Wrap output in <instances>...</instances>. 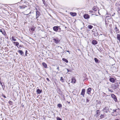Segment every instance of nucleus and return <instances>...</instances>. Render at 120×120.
<instances>
[{
  "label": "nucleus",
  "instance_id": "nucleus-1",
  "mask_svg": "<svg viewBox=\"0 0 120 120\" xmlns=\"http://www.w3.org/2000/svg\"><path fill=\"white\" fill-rule=\"evenodd\" d=\"M113 112H112L113 114L112 115L116 116L119 114V109H113Z\"/></svg>",
  "mask_w": 120,
  "mask_h": 120
},
{
  "label": "nucleus",
  "instance_id": "nucleus-2",
  "mask_svg": "<svg viewBox=\"0 0 120 120\" xmlns=\"http://www.w3.org/2000/svg\"><path fill=\"white\" fill-rule=\"evenodd\" d=\"M109 108L108 107H105L102 110V111L104 113H107L109 112Z\"/></svg>",
  "mask_w": 120,
  "mask_h": 120
},
{
  "label": "nucleus",
  "instance_id": "nucleus-3",
  "mask_svg": "<svg viewBox=\"0 0 120 120\" xmlns=\"http://www.w3.org/2000/svg\"><path fill=\"white\" fill-rule=\"evenodd\" d=\"M114 32L116 33V34H118L120 33V31L116 25L115 28L114 29Z\"/></svg>",
  "mask_w": 120,
  "mask_h": 120
},
{
  "label": "nucleus",
  "instance_id": "nucleus-4",
  "mask_svg": "<svg viewBox=\"0 0 120 120\" xmlns=\"http://www.w3.org/2000/svg\"><path fill=\"white\" fill-rule=\"evenodd\" d=\"M111 96L112 98L115 102H117V101L116 97L114 94H111Z\"/></svg>",
  "mask_w": 120,
  "mask_h": 120
},
{
  "label": "nucleus",
  "instance_id": "nucleus-5",
  "mask_svg": "<svg viewBox=\"0 0 120 120\" xmlns=\"http://www.w3.org/2000/svg\"><path fill=\"white\" fill-rule=\"evenodd\" d=\"M36 18L37 19L41 15V13L38 11H36Z\"/></svg>",
  "mask_w": 120,
  "mask_h": 120
},
{
  "label": "nucleus",
  "instance_id": "nucleus-6",
  "mask_svg": "<svg viewBox=\"0 0 120 120\" xmlns=\"http://www.w3.org/2000/svg\"><path fill=\"white\" fill-rule=\"evenodd\" d=\"M83 17L86 19H88L90 18V16L88 14H84L83 15Z\"/></svg>",
  "mask_w": 120,
  "mask_h": 120
},
{
  "label": "nucleus",
  "instance_id": "nucleus-7",
  "mask_svg": "<svg viewBox=\"0 0 120 120\" xmlns=\"http://www.w3.org/2000/svg\"><path fill=\"white\" fill-rule=\"evenodd\" d=\"M53 40L54 41L55 43L56 44L58 43L60 41V40L57 38H54Z\"/></svg>",
  "mask_w": 120,
  "mask_h": 120
},
{
  "label": "nucleus",
  "instance_id": "nucleus-8",
  "mask_svg": "<svg viewBox=\"0 0 120 120\" xmlns=\"http://www.w3.org/2000/svg\"><path fill=\"white\" fill-rule=\"evenodd\" d=\"M59 26H54L53 28V30L55 31H57L58 30Z\"/></svg>",
  "mask_w": 120,
  "mask_h": 120
},
{
  "label": "nucleus",
  "instance_id": "nucleus-9",
  "mask_svg": "<svg viewBox=\"0 0 120 120\" xmlns=\"http://www.w3.org/2000/svg\"><path fill=\"white\" fill-rule=\"evenodd\" d=\"M0 32L2 33V34L4 35L6 34L5 30L3 28L0 29Z\"/></svg>",
  "mask_w": 120,
  "mask_h": 120
},
{
  "label": "nucleus",
  "instance_id": "nucleus-10",
  "mask_svg": "<svg viewBox=\"0 0 120 120\" xmlns=\"http://www.w3.org/2000/svg\"><path fill=\"white\" fill-rule=\"evenodd\" d=\"M91 88H89L87 90V93L88 94H90L91 93Z\"/></svg>",
  "mask_w": 120,
  "mask_h": 120
},
{
  "label": "nucleus",
  "instance_id": "nucleus-11",
  "mask_svg": "<svg viewBox=\"0 0 120 120\" xmlns=\"http://www.w3.org/2000/svg\"><path fill=\"white\" fill-rule=\"evenodd\" d=\"M118 87L117 84H115L113 85L112 88L113 89H117Z\"/></svg>",
  "mask_w": 120,
  "mask_h": 120
},
{
  "label": "nucleus",
  "instance_id": "nucleus-12",
  "mask_svg": "<svg viewBox=\"0 0 120 120\" xmlns=\"http://www.w3.org/2000/svg\"><path fill=\"white\" fill-rule=\"evenodd\" d=\"M70 14L72 16H75L77 15V13H76L72 12H71L70 13Z\"/></svg>",
  "mask_w": 120,
  "mask_h": 120
},
{
  "label": "nucleus",
  "instance_id": "nucleus-13",
  "mask_svg": "<svg viewBox=\"0 0 120 120\" xmlns=\"http://www.w3.org/2000/svg\"><path fill=\"white\" fill-rule=\"evenodd\" d=\"M92 43L94 45H95L97 44L98 42L96 40H94L92 41Z\"/></svg>",
  "mask_w": 120,
  "mask_h": 120
},
{
  "label": "nucleus",
  "instance_id": "nucleus-14",
  "mask_svg": "<svg viewBox=\"0 0 120 120\" xmlns=\"http://www.w3.org/2000/svg\"><path fill=\"white\" fill-rule=\"evenodd\" d=\"M85 90L84 89H83L82 90V92L81 93V95H83V96L84 97V95L85 94Z\"/></svg>",
  "mask_w": 120,
  "mask_h": 120
},
{
  "label": "nucleus",
  "instance_id": "nucleus-15",
  "mask_svg": "<svg viewBox=\"0 0 120 120\" xmlns=\"http://www.w3.org/2000/svg\"><path fill=\"white\" fill-rule=\"evenodd\" d=\"M93 10L95 11H97L98 9V8L95 6H94L93 8Z\"/></svg>",
  "mask_w": 120,
  "mask_h": 120
},
{
  "label": "nucleus",
  "instance_id": "nucleus-16",
  "mask_svg": "<svg viewBox=\"0 0 120 120\" xmlns=\"http://www.w3.org/2000/svg\"><path fill=\"white\" fill-rule=\"evenodd\" d=\"M110 81L114 83L115 82V80L113 78H110L109 79Z\"/></svg>",
  "mask_w": 120,
  "mask_h": 120
},
{
  "label": "nucleus",
  "instance_id": "nucleus-17",
  "mask_svg": "<svg viewBox=\"0 0 120 120\" xmlns=\"http://www.w3.org/2000/svg\"><path fill=\"white\" fill-rule=\"evenodd\" d=\"M42 91V90H40L39 89H38L37 90V92L38 94H40Z\"/></svg>",
  "mask_w": 120,
  "mask_h": 120
},
{
  "label": "nucleus",
  "instance_id": "nucleus-18",
  "mask_svg": "<svg viewBox=\"0 0 120 120\" xmlns=\"http://www.w3.org/2000/svg\"><path fill=\"white\" fill-rule=\"evenodd\" d=\"M93 32L94 33V34L95 36H96L98 35V34L96 30L95 31H94Z\"/></svg>",
  "mask_w": 120,
  "mask_h": 120
},
{
  "label": "nucleus",
  "instance_id": "nucleus-19",
  "mask_svg": "<svg viewBox=\"0 0 120 120\" xmlns=\"http://www.w3.org/2000/svg\"><path fill=\"white\" fill-rule=\"evenodd\" d=\"M71 83H75L76 82V80L74 78H72L71 79Z\"/></svg>",
  "mask_w": 120,
  "mask_h": 120
},
{
  "label": "nucleus",
  "instance_id": "nucleus-20",
  "mask_svg": "<svg viewBox=\"0 0 120 120\" xmlns=\"http://www.w3.org/2000/svg\"><path fill=\"white\" fill-rule=\"evenodd\" d=\"M99 110H97L96 114L95 115V116L97 117L99 115L100 113L99 112Z\"/></svg>",
  "mask_w": 120,
  "mask_h": 120
},
{
  "label": "nucleus",
  "instance_id": "nucleus-21",
  "mask_svg": "<svg viewBox=\"0 0 120 120\" xmlns=\"http://www.w3.org/2000/svg\"><path fill=\"white\" fill-rule=\"evenodd\" d=\"M18 52L21 55H22L24 53L23 52L22 50H19L18 51Z\"/></svg>",
  "mask_w": 120,
  "mask_h": 120
},
{
  "label": "nucleus",
  "instance_id": "nucleus-22",
  "mask_svg": "<svg viewBox=\"0 0 120 120\" xmlns=\"http://www.w3.org/2000/svg\"><path fill=\"white\" fill-rule=\"evenodd\" d=\"M94 60L96 63H98L99 62V60L96 58H94Z\"/></svg>",
  "mask_w": 120,
  "mask_h": 120
},
{
  "label": "nucleus",
  "instance_id": "nucleus-23",
  "mask_svg": "<svg viewBox=\"0 0 120 120\" xmlns=\"http://www.w3.org/2000/svg\"><path fill=\"white\" fill-rule=\"evenodd\" d=\"M117 39L119 40V41H120V34H117Z\"/></svg>",
  "mask_w": 120,
  "mask_h": 120
},
{
  "label": "nucleus",
  "instance_id": "nucleus-24",
  "mask_svg": "<svg viewBox=\"0 0 120 120\" xmlns=\"http://www.w3.org/2000/svg\"><path fill=\"white\" fill-rule=\"evenodd\" d=\"M42 64L44 67L45 68H47V64L44 62Z\"/></svg>",
  "mask_w": 120,
  "mask_h": 120
},
{
  "label": "nucleus",
  "instance_id": "nucleus-25",
  "mask_svg": "<svg viewBox=\"0 0 120 120\" xmlns=\"http://www.w3.org/2000/svg\"><path fill=\"white\" fill-rule=\"evenodd\" d=\"M13 43L14 44H16V45L18 47V48L19 47H18V45H19V43L18 42H13Z\"/></svg>",
  "mask_w": 120,
  "mask_h": 120
},
{
  "label": "nucleus",
  "instance_id": "nucleus-26",
  "mask_svg": "<svg viewBox=\"0 0 120 120\" xmlns=\"http://www.w3.org/2000/svg\"><path fill=\"white\" fill-rule=\"evenodd\" d=\"M62 60L63 61L65 62L66 63H68V60L67 59L65 58H62Z\"/></svg>",
  "mask_w": 120,
  "mask_h": 120
},
{
  "label": "nucleus",
  "instance_id": "nucleus-27",
  "mask_svg": "<svg viewBox=\"0 0 120 120\" xmlns=\"http://www.w3.org/2000/svg\"><path fill=\"white\" fill-rule=\"evenodd\" d=\"M93 26L90 25H88V28L90 29H92L93 28Z\"/></svg>",
  "mask_w": 120,
  "mask_h": 120
},
{
  "label": "nucleus",
  "instance_id": "nucleus-28",
  "mask_svg": "<svg viewBox=\"0 0 120 120\" xmlns=\"http://www.w3.org/2000/svg\"><path fill=\"white\" fill-rule=\"evenodd\" d=\"M26 7V6H20V8L21 9H24Z\"/></svg>",
  "mask_w": 120,
  "mask_h": 120
},
{
  "label": "nucleus",
  "instance_id": "nucleus-29",
  "mask_svg": "<svg viewBox=\"0 0 120 120\" xmlns=\"http://www.w3.org/2000/svg\"><path fill=\"white\" fill-rule=\"evenodd\" d=\"M56 120H62V119L59 117H57L56 118Z\"/></svg>",
  "mask_w": 120,
  "mask_h": 120
},
{
  "label": "nucleus",
  "instance_id": "nucleus-30",
  "mask_svg": "<svg viewBox=\"0 0 120 120\" xmlns=\"http://www.w3.org/2000/svg\"><path fill=\"white\" fill-rule=\"evenodd\" d=\"M57 106L59 108H60L62 107V105L61 104H58L57 105Z\"/></svg>",
  "mask_w": 120,
  "mask_h": 120
},
{
  "label": "nucleus",
  "instance_id": "nucleus-31",
  "mask_svg": "<svg viewBox=\"0 0 120 120\" xmlns=\"http://www.w3.org/2000/svg\"><path fill=\"white\" fill-rule=\"evenodd\" d=\"M11 39L12 40L14 41H16V39L14 37H12Z\"/></svg>",
  "mask_w": 120,
  "mask_h": 120
},
{
  "label": "nucleus",
  "instance_id": "nucleus-32",
  "mask_svg": "<svg viewBox=\"0 0 120 120\" xmlns=\"http://www.w3.org/2000/svg\"><path fill=\"white\" fill-rule=\"evenodd\" d=\"M60 80L62 82H64V79H63V77H61L60 78Z\"/></svg>",
  "mask_w": 120,
  "mask_h": 120
},
{
  "label": "nucleus",
  "instance_id": "nucleus-33",
  "mask_svg": "<svg viewBox=\"0 0 120 120\" xmlns=\"http://www.w3.org/2000/svg\"><path fill=\"white\" fill-rule=\"evenodd\" d=\"M104 115L103 114H101L100 116V117L101 118H103L104 117Z\"/></svg>",
  "mask_w": 120,
  "mask_h": 120
},
{
  "label": "nucleus",
  "instance_id": "nucleus-34",
  "mask_svg": "<svg viewBox=\"0 0 120 120\" xmlns=\"http://www.w3.org/2000/svg\"><path fill=\"white\" fill-rule=\"evenodd\" d=\"M31 30L32 31H34L35 30V29L33 28H31Z\"/></svg>",
  "mask_w": 120,
  "mask_h": 120
},
{
  "label": "nucleus",
  "instance_id": "nucleus-35",
  "mask_svg": "<svg viewBox=\"0 0 120 120\" xmlns=\"http://www.w3.org/2000/svg\"><path fill=\"white\" fill-rule=\"evenodd\" d=\"M0 84H1V85L2 87V88L4 89L3 85L2 83L0 81Z\"/></svg>",
  "mask_w": 120,
  "mask_h": 120
},
{
  "label": "nucleus",
  "instance_id": "nucleus-36",
  "mask_svg": "<svg viewBox=\"0 0 120 120\" xmlns=\"http://www.w3.org/2000/svg\"><path fill=\"white\" fill-rule=\"evenodd\" d=\"M42 1L43 2V3L44 4V5H46V3L45 2V1H44V0H42Z\"/></svg>",
  "mask_w": 120,
  "mask_h": 120
},
{
  "label": "nucleus",
  "instance_id": "nucleus-37",
  "mask_svg": "<svg viewBox=\"0 0 120 120\" xmlns=\"http://www.w3.org/2000/svg\"><path fill=\"white\" fill-rule=\"evenodd\" d=\"M118 12L119 14L120 15V9L118 10Z\"/></svg>",
  "mask_w": 120,
  "mask_h": 120
},
{
  "label": "nucleus",
  "instance_id": "nucleus-38",
  "mask_svg": "<svg viewBox=\"0 0 120 120\" xmlns=\"http://www.w3.org/2000/svg\"><path fill=\"white\" fill-rule=\"evenodd\" d=\"M31 11H30L29 13L28 14H25V15H28L29 14H31Z\"/></svg>",
  "mask_w": 120,
  "mask_h": 120
},
{
  "label": "nucleus",
  "instance_id": "nucleus-39",
  "mask_svg": "<svg viewBox=\"0 0 120 120\" xmlns=\"http://www.w3.org/2000/svg\"><path fill=\"white\" fill-rule=\"evenodd\" d=\"M46 79L49 82L50 81L49 80V79L48 78H46Z\"/></svg>",
  "mask_w": 120,
  "mask_h": 120
},
{
  "label": "nucleus",
  "instance_id": "nucleus-40",
  "mask_svg": "<svg viewBox=\"0 0 120 120\" xmlns=\"http://www.w3.org/2000/svg\"><path fill=\"white\" fill-rule=\"evenodd\" d=\"M90 101V100L86 98V101L87 102H89Z\"/></svg>",
  "mask_w": 120,
  "mask_h": 120
},
{
  "label": "nucleus",
  "instance_id": "nucleus-41",
  "mask_svg": "<svg viewBox=\"0 0 120 120\" xmlns=\"http://www.w3.org/2000/svg\"><path fill=\"white\" fill-rule=\"evenodd\" d=\"M66 51V52H69V54H70V51H69L68 50V51Z\"/></svg>",
  "mask_w": 120,
  "mask_h": 120
},
{
  "label": "nucleus",
  "instance_id": "nucleus-42",
  "mask_svg": "<svg viewBox=\"0 0 120 120\" xmlns=\"http://www.w3.org/2000/svg\"><path fill=\"white\" fill-rule=\"evenodd\" d=\"M19 47L21 48L22 47V45H19Z\"/></svg>",
  "mask_w": 120,
  "mask_h": 120
},
{
  "label": "nucleus",
  "instance_id": "nucleus-43",
  "mask_svg": "<svg viewBox=\"0 0 120 120\" xmlns=\"http://www.w3.org/2000/svg\"><path fill=\"white\" fill-rule=\"evenodd\" d=\"M67 70L68 72H71V71L69 70V69H67Z\"/></svg>",
  "mask_w": 120,
  "mask_h": 120
},
{
  "label": "nucleus",
  "instance_id": "nucleus-44",
  "mask_svg": "<svg viewBox=\"0 0 120 120\" xmlns=\"http://www.w3.org/2000/svg\"><path fill=\"white\" fill-rule=\"evenodd\" d=\"M115 15V13H114V14L112 15V16H114Z\"/></svg>",
  "mask_w": 120,
  "mask_h": 120
},
{
  "label": "nucleus",
  "instance_id": "nucleus-45",
  "mask_svg": "<svg viewBox=\"0 0 120 120\" xmlns=\"http://www.w3.org/2000/svg\"><path fill=\"white\" fill-rule=\"evenodd\" d=\"M3 97L4 98H6V96L4 95H3Z\"/></svg>",
  "mask_w": 120,
  "mask_h": 120
},
{
  "label": "nucleus",
  "instance_id": "nucleus-46",
  "mask_svg": "<svg viewBox=\"0 0 120 120\" xmlns=\"http://www.w3.org/2000/svg\"><path fill=\"white\" fill-rule=\"evenodd\" d=\"M82 102L83 101L84 102H85V99H83L82 100Z\"/></svg>",
  "mask_w": 120,
  "mask_h": 120
},
{
  "label": "nucleus",
  "instance_id": "nucleus-47",
  "mask_svg": "<svg viewBox=\"0 0 120 120\" xmlns=\"http://www.w3.org/2000/svg\"><path fill=\"white\" fill-rule=\"evenodd\" d=\"M59 68L58 66L57 67V69L58 70H59Z\"/></svg>",
  "mask_w": 120,
  "mask_h": 120
},
{
  "label": "nucleus",
  "instance_id": "nucleus-48",
  "mask_svg": "<svg viewBox=\"0 0 120 120\" xmlns=\"http://www.w3.org/2000/svg\"><path fill=\"white\" fill-rule=\"evenodd\" d=\"M27 50H26L25 51V53H27Z\"/></svg>",
  "mask_w": 120,
  "mask_h": 120
},
{
  "label": "nucleus",
  "instance_id": "nucleus-49",
  "mask_svg": "<svg viewBox=\"0 0 120 120\" xmlns=\"http://www.w3.org/2000/svg\"><path fill=\"white\" fill-rule=\"evenodd\" d=\"M93 12V11H90V13H92V12Z\"/></svg>",
  "mask_w": 120,
  "mask_h": 120
},
{
  "label": "nucleus",
  "instance_id": "nucleus-50",
  "mask_svg": "<svg viewBox=\"0 0 120 120\" xmlns=\"http://www.w3.org/2000/svg\"><path fill=\"white\" fill-rule=\"evenodd\" d=\"M25 56H27V53H25Z\"/></svg>",
  "mask_w": 120,
  "mask_h": 120
},
{
  "label": "nucleus",
  "instance_id": "nucleus-51",
  "mask_svg": "<svg viewBox=\"0 0 120 120\" xmlns=\"http://www.w3.org/2000/svg\"><path fill=\"white\" fill-rule=\"evenodd\" d=\"M102 49V48H101L100 49V50L101 51Z\"/></svg>",
  "mask_w": 120,
  "mask_h": 120
},
{
  "label": "nucleus",
  "instance_id": "nucleus-52",
  "mask_svg": "<svg viewBox=\"0 0 120 120\" xmlns=\"http://www.w3.org/2000/svg\"><path fill=\"white\" fill-rule=\"evenodd\" d=\"M35 9L36 10V11H38V9L37 8H35Z\"/></svg>",
  "mask_w": 120,
  "mask_h": 120
},
{
  "label": "nucleus",
  "instance_id": "nucleus-53",
  "mask_svg": "<svg viewBox=\"0 0 120 120\" xmlns=\"http://www.w3.org/2000/svg\"><path fill=\"white\" fill-rule=\"evenodd\" d=\"M115 120H120L118 119H116Z\"/></svg>",
  "mask_w": 120,
  "mask_h": 120
},
{
  "label": "nucleus",
  "instance_id": "nucleus-54",
  "mask_svg": "<svg viewBox=\"0 0 120 120\" xmlns=\"http://www.w3.org/2000/svg\"><path fill=\"white\" fill-rule=\"evenodd\" d=\"M105 24H106H106H107V23H106V22H105Z\"/></svg>",
  "mask_w": 120,
  "mask_h": 120
},
{
  "label": "nucleus",
  "instance_id": "nucleus-55",
  "mask_svg": "<svg viewBox=\"0 0 120 120\" xmlns=\"http://www.w3.org/2000/svg\"><path fill=\"white\" fill-rule=\"evenodd\" d=\"M60 48H61V49H62V48L61 47H60Z\"/></svg>",
  "mask_w": 120,
  "mask_h": 120
},
{
  "label": "nucleus",
  "instance_id": "nucleus-56",
  "mask_svg": "<svg viewBox=\"0 0 120 120\" xmlns=\"http://www.w3.org/2000/svg\"><path fill=\"white\" fill-rule=\"evenodd\" d=\"M68 103H70V102H68Z\"/></svg>",
  "mask_w": 120,
  "mask_h": 120
},
{
  "label": "nucleus",
  "instance_id": "nucleus-57",
  "mask_svg": "<svg viewBox=\"0 0 120 120\" xmlns=\"http://www.w3.org/2000/svg\"><path fill=\"white\" fill-rule=\"evenodd\" d=\"M36 7H37H37H38V6H37Z\"/></svg>",
  "mask_w": 120,
  "mask_h": 120
},
{
  "label": "nucleus",
  "instance_id": "nucleus-58",
  "mask_svg": "<svg viewBox=\"0 0 120 120\" xmlns=\"http://www.w3.org/2000/svg\"><path fill=\"white\" fill-rule=\"evenodd\" d=\"M16 54H17V53H16Z\"/></svg>",
  "mask_w": 120,
  "mask_h": 120
}]
</instances>
